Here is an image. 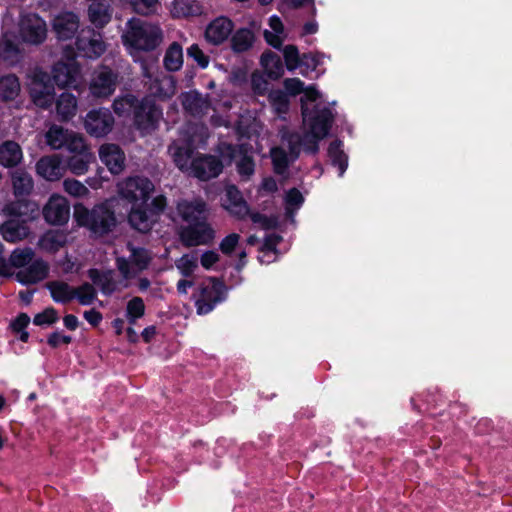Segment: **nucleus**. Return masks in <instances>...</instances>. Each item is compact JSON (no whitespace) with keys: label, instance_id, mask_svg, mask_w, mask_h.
<instances>
[{"label":"nucleus","instance_id":"58836bf2","mask_svg":"<svg viewBox=\"0 0 512 512\" xmlns=\"http://www.w3.org/2000/svg\"><path fill=\"white\" fill-rule=\"evenodd\" d=\"M20 92V83L16 76L6 75L0 78V98L14 100Z\"/></svg>","mask_w":512,"mask_h":512},{"label":"nucleus","instance_id":"bf43d9fd","mask_svg":"<svg viewBox=\"0 0 512 512\" xmlns=\"http://www.w3.org/2000/svg\"><path fill=\"white\" fill-rule=\"evenodd\" d=\"M187 54L192 57L201 68H206L208 66L209 59L198 45L194 44L190 46L187 50Z\"/></svg>","mask_w":512,"mask_h":512},{"label":"nucleus","instance_id":"7c9ffc66","mask_svg":"<svg viewBox=\"0 0 512 512\" xmlns=\"http://www.w3.org/2000/svg\"><path fill=\"white\" fill-rule=\"evenodd\" d=\"M269 27L270 29L264 31L265 40L269 45L280 48L287 36L281 19L275 15L271 16Z\"/></svg>","mask_w":512,"mask_h":512},{"label":"nucleus","instance_id":"dca6fc26","mask_svg":"<svg viewBox=\"0 0 512 512\" xmlns=\"http://www.w3.org/2000/svg\"><path fill=\"white\" fill-rule=\"evenodd\" d=\"M30 95L35 105L48 108L54 101V87L49 82L48 75L43 72L34 74L30 84Z\"/></svg>","mask_w":512,"mask_h":512},{"label":"nucleus","instance_id":"2f4dec72","mask_svg":"<svg viewBox=\"0 0 512 512\" xmlns=\"http://www.w3.org/2000/svg\"><path fill=\"white\" fill-rule=\"evenodd\" d=\"M30 211L31 214L36 213L38 211L37 206L34 203L30 202H15L0 205V214L4 216H13V217H21L26 216L27 211ZM36 215H29L27 220L35 219Z\"/></svg>","mask_w":512,"mask_h":512},{"label":"nucleus","instance_id":"4c0bfd02","mask_svg":"<svg viewBox=\"0 0 512 512\" xmlns=\"http://www.w3.org/2000/svg\"><path fill=\"white\" fill-rule=\"evenodd\" d=\"M93 160L94 155L91 151L74 154L68 160V168L75 175H83L88 171Z\"/></svg>","mask_w":512,"mask_h":512},{"label":"nucleus","instance_id":"aec40b11","mask_svg":"<svg viewBox=\"0 0 512 512\" xmlns=\"http://www.w3.org/2000/svg\"><path fill=\"white\" fill-rule=\"evenodd\" d=\"M76 46L83 56L88 58L99 57L106 50L101 35L90 29L81 31Z\"/></svg>","mask_w":512,"mask_h":512},{"label":"nucleus","instance_id":"6ab92c4d","mask_svg":"<svg viewBox=\"0 0 512 512\" xmlns=\"http://www.w3.org/2000/svg\"><path fill=\"white\" fill-rule=\"evenodd\" d=\"M233 29L234 24L229 18L219 16L208 23L205 30V39L211 45H221L228 40Z\"/></svg>","mask_w":512,"mask_h":512},{"label":"nucleus","instance_id":"0e129e2a","mask_svg":"<svg viewBox=\"0 0 512 512\" xmlns=\"http://www.w3.org/2000/svg\"><path fill=\"white\" fill-rule=\"evenodd\" d=\"M251 219L254 223L259 224L264 229L273 228L277 225V220L275 218L270 219L259 213L251 214Z\"/></svg>","mask_w":512,"mask_h":512},{"label":"nucleus","instance_id":"c85d7f7f","mask_svg":"<svg viewBox=\"0 0 512 512\" xmlns=\"http://www.w3.org/2000/svg\"><path fill=\"white\" fill-rule=\"evenodd\" d=\"M68 241V234L61 230H48L38 240V247L48 253H56Z\"/></svg>","mask_w":512,"mask_h":512},{"label":"nucleus","instance_id":"9b49d317","mask_svg":"<svg viewBox=\"0 0 512 512\" xmlns=\"http://www.w3.org/2000/svg\"><path fill=\"white\" fill-rule=\"evenodd\" d=\"M66 61H58L52 69V77L60 88L71 87L77 89L82 83L81 70L78 63L72 57L74 54L65 52Z\"/></svg>","mask_w":512,"mask_h":512},{"label":"nucleus","instance_id":"f3484780","mask_svg":"<svg viewBox=\"0 0 512 512\" xmlns=\"http://www.w3.org/2000/svg\"><path fill=\"white\" fill-rule=\"evenodd\" d=\"M114 119L108 109L90 111L84 119V127L88 134L94 137L107 135L113 127Z\"/></svg>","mask_w":512,"mask_h":512},{"label":"nucleus","instance_id":"6e6552de","mask_svg":"<svg viewBox=\"0 0 512 512\" xmlns=\"http://www.w3.org/2000/svg\"><path fill=\"white\" fill-rule=\"evenodd\" d=\"M308 132L309 129H305V134L303 137H300L297 134H284L282 136L281 145L271 149L270 154L276 173H284L288 165L299 156L301 147H303L304 150L312 153H316L318 151V146L316 151L308 149L305 146L304 142Z\"/></svg>","mask_w":512,"mask_h":512},{"label":"nucleus","instance_id":"a878e982","mask_svg":"<svg viewBox=\"0 0 512 512\" xmlns=\"http://www.w3.org/2000/svg\"><path fill=\"white\" fill-rule=\"evenodd\" d=\"M89 277L93 281L94 284L98 285L102 292L105 294H110L116 290L128 287V283L123 279L121 281H116L114 279V273L112 271L99 272L96 269H92L89 271Z\"/></svg>","mask_w":512,"mask_h":512},{"label":"nucleus","instance_id":"f257e3e1","mask_svg":"<svg viewBox=\"0 0 512 512\" xmlns=\"http://www.w3.org/2000/svg\"><path fill=\"white\" fill-rule=\"evenodd\" d=\"M154 189V184L142 176L128 177L117 183L119 197L131 205L129 222L140 232H148L152 228L167 204L163 195L155 196L148 204Z\"/></svg>","mask_w":512,"mask_h":512},{"label":"nucleus","instance_id":"774afa93","mask_svg":"<svg viewBox=\"0 0 512 512\" xmlns=\"http://www.w3.org/2000/svg\"><path fill=\"white\" fill-rule=\"evenodd\" d=\"M252 85L255 91L258 93H262L267 88V83L262 79V76L259 74L254 73L252 75Z\"/></svg>","mask_w":512,"mask_h":512},{"label":"nucleus","instance_id":"4be33fe9","mask_svg":"<svg viewBox=\"0 0 512 512\" xmlns=\"http://www.w3.org/2000/svg\"><path fill=\"white\" fill-rule=\"evenodd\" d=\"M99 158L112 174H119L125 167V155L121 148L112 143H105L99 148Z\"/></svg>","mask_w":512,"mask_h":512},{"label":"nucleus","instance_id":"423d86ee","mask_svg":"<svg viewBox=\"0 0 512 512\" xmlns=\"http://www.w3.org/2000/svg\"><path fill=\"white\" fill-rule=\"evenodd\" d=\"M114 111L119 116L134 114L135 124L143 133L154 129L161 118L160 109L148 100L141 103L131 95L118 98L113 103Z\"/></svg>","mask_w":512,"mask_h":512},{"label":"nucleus","instance_id":"e2e57ef3","mask_svg":"<svg viewBox=\"0 0 512 512\" xmlns=\"http://www.w3.org/2000/svg\"><path fill=\"white\" fill-rule=\"evenodd\" d=\"M219 261V255L215 251H205L200 257V263L203 268L211 269Z\"/></svg>","mask_w":512,"mask_h":512},{"label":"nucleus","instance_id":"09e8293b","mask_svg":"<svg viewBox=\"0 0 512 512\" xmlns=\"http://www.w3.org/2000/svg\"><path fill=\"white\" fill-rule=\"evenodd\" d=\"M269 101L274 111L279 116H282L288 112L289 100L287 95L280 90L272 91L269 94Z\"/></svg>","mask_w":512,"mask_h":512},{"label":"nucleus","instance_id":"79ce46f5","mask_svg":"<svg viewBox=\"0 0 512 512\" xmlns=\"http://www.w3.org/2000/svg\"><path fill=\"white\" fill-rule=\"evenodd\" d=\"M328 156L334 166H338L339 176L342 177L348 167V158L342 150V143L334 141L328 149Z\"/></svg>","mask_w":512,"mask_h":512},{"label":"nucleus","instance_id":"5701e85b","mask_svg":"<svg viewBox=\"0 0 512 512\" xmlns=\"http://www.w3.org/2000/svg\"><path fill=\"white\" fill-rule=\"evenodd\" d=\"M52 27L59 40H69L78 31V16L72 12L59 13L53 19Z\"/></svg>","mask_w":512,"mask_h":512},{"label":"nucleus","instance_id":"a211bd4d","mask_svg":"<svg viewBox=\"0 0 512 512\" xmlns=\"http://www.w3.org/2000/svg\"><path fill=\"white\" fill-rule=\"evenodd\" d=\"M180 238L187 247L206 245L213 240L214 231L205 220H200L182 229Z\"/></svg>","mask_w":512,"mask_h":512},{"label":"nucleus","instance_id":"bb28decb","mask_svg":"<svg viewBox=\"0 0 512 512\" xmlns=\"http://www.w3.org/2000/svg\"><path fill=\"white\" fill-rule=\"evenodd\" d=\"M177 210L182 219L189 225L206 219V204L200 200L193 202L181 201L177 205Z\"/></svg>","mask_w":512,"mask_h":512},{"label":"nucleus","instance_id":"680f3d73","mask_svg":"<svg viewBox=\"0 0 512 512\" xmlns=\"http://www.w3.org/2000/svg\"><path fill=\"white\" fill-rule=\"evenodd\" d=\"M71 341V336L64 335L61 332L52 333L47 340L48 344L53 348L59 347L61 345H68L71 343Z\"/></svg>","mask_w":512,"mask_h":512},{"label":"nucleus","instance_id":"a18cd8bd","mask_svg":"<svg viewBox=\"0 0 512 512\" xmlns=\"http://www.w3.org/2000/svg\"><path fill=\"white\" fill-rule=\"evenodd\" d=\"M175 267L183 277L190 278L198 269V258L191 254H184L175 261Z\"/></svg>","mask_w":512,"mask_h":512},{"label":"nucleus","instance_id":"603ef678","mask_svg":"<svg viewBox=\"0 0 512 512\" xmlns=\"http://www.w3.org/2000/svg\"><path fill=\"white\" fill-rule=\"evenodd\" d=\"M323 56L318 54H304L300 60L301 74L307 76L310 72L323 63Z\"/></svg>","mask_w":512,"mask_h":512},{"label":"nucleus","instance_id":"0eeeda50","mask_svg":"<svg viewBox=\"0 0 512 512\" xmlns=\"http://www.w3.org/2000/svg\"><path fill=\"white\" fill-rule=\"evenodd\" d=\"M112 201L95 206L88 210L84 205L74 207V219L79 226L88 228L94 234H103L115 225L114 213L110 210Z\"/></svg>","mask_w":512,"mask_h":512},{"label":"nucleus","instance_id":"c9c22d12","mask_svg":"<svg viewBox=\"0 0 512 512\" xmlns=\"http://www.w3.org/2000/svg\"><path fill=\"white\" fill-rule=\"evenodd\" d=\"M254 41V33L250 29L241 28L232 35L231 47L235 52H244L253 46Z\"/></svg>","mask_w":512,"mask_h":512},{"label":"nucleus","instance_id":"a19ab883","mask_svg":"<svg viewBox=\"0 0 512 512\" xmlns=\"http://www.w3.org/2000/svg\"><path fill=\"white\" fill-rule=\"evenodd\" d=\"M12 184L16 196L27 195L33 189L32 177L22 170H17L12 174Z\"/></svg>","mask_w":512,"mask_h":512},{"label":"nucleus","instance_id":"cd10ccee","mask_svg":"<svg viewBox=\"0 0 512 512\" xmlns=\"http://www.w3.org/2000/svg\"><path fill=\"white\" fill-rule=\"evenodd\" d=\"M0 234L5 241L15 243L26 239L30 234V229L26 221L20 222L11 219L0 225Z\"/></svg>","mask_w":512,"mask_h":512},{"label":"nucleus","instance_id":"3c124183","mask_svg":"<svg viewBox=\"0 0 512 512\" xmlns=\"http://www.w3.org/2000/svg\"><path fill=\"white\" fill-rule=\"evenodd\" d=\"M304 202V197L296 188L290 189L285 196V209L289 216L298 210Z\"/></svg>","mask_w":512,"mask_h":512},{"label":"nucleus","instance_id":"f8f14e48","mask_svg":"<svg viewBox=\"0 0 512 512\" xmlns=\"http://www.w3.org/2000/svg\"><path fill=\"white\" fill-rule=\"evenodd\" d=\"M224 297V285L214 278H208L201 284L199 293L196 296L197 313L202 315L211 312L215 305L221 302Z\"/></svg>","mask_w":512,"mask_h":512},{"label":"nucleus","instance_id":"c03bdc74","mask_svg":"<svg viewBox=\"0 0 512 512\" xmlns=\"http://www.w3.org/2000/svg\"><path fill=\"white\" fill-rule=\"evenodd\" d=\"M51 296L56 302H69L75 298V289L64 282H52L48 285Z\"/></svg>","mask_w":512,"mask_h":512},{"label":"nucleus","instance_id":"5fc2aeb1","mask_svg":"<svg viewBox=\"0 0 512 512\" xmlns=\"http://www.w3.org/2000/svg\"><path fill=\"white\" fill-rule=\"evenodd\" d=\"M283 56L286 67L289 71H294L300 66V56L297 47L288 45L283 49Z\"/></svg>","mask_w":512,"mask_h":512},{"label":"nucleus","instance_id":"39448f33","mask_svg":"<svg viewBox=\"0 0 512 512\" xmlns=\"http://www.w3.org/2000/svg\"><path fill=\"white\" fill-rule=\"evenodd\" d=\"M122 41L129 54L135 58L140 51L155 49L162 42V31L155 24L133 18L126 24Z\"/></svg>","mask_w":512,"mask_h":512},{"label":"nucleus","instance_id":"412c9836","mask_svg":"<svg viewBox=\"0 0 512 512\" xmlns=\"http://www.w3.org/2000/svg\"><path fill=\"white\" fill-rule=\"evenodd\" d=\"M66 171L62 158L59 155L44 156L36 163L37 174L47 181L60 180Z\"/></svg>","mask_w":512,"mask_h":512},{"label":"nucleus","instance_id":"ddd939ff","mask_svg":"<svg viewBox=\"0 0 512 512\" xmlns=\"http://www.w3.org/2000/svg\"><path fill=\"white\" fill-rule=\"evenodd\" d=\"M248 153L245 143H241L238 149L228 144H222L220 147V155L225 161V165H229L235 160L239 175L245 179L250 178L254 173V162Z\"/></svg>","mask_w":512,"mask_h":512},{"label":"nucleus","instance_id":"4468645a","mask_svg":"<svg viewBox=\"0 0 512 512\" xmlns=\"http://www.w3.org/2000/svg\"><path fill=\"white\" fill-rule=\"evenodd\" d=\"M117 85V74L108 67L97 68L89 81V91L93 97L107 98L111 96Z\"/></svg>","mask_w":512,"mask_h":512},{"label":"nucleus","instance_id":"ea45409f","mask_svg":"<svg viewBox=\"0 0 512 512\" xmlns=\"http://www.w3.org/2000/svg\"><path fill=\"white\" fill-rule=\"evenodd\" d=\"M70 131L58 125H52L45 134L47 144L54 150L65 147Z\"/></svg>","mask_w":512,"mask_h":512},{"label":"nucleus","instance_id":"72a5a7b5","mask_svg":"<svg viewBox=\"0 0 512 512\" xmlns=\"http://www.w3.org/2000/svg\"><path fill=\"white\" fill-rule=\"evenodd\" d=\"M89 20L96 27L105 26L111 19L109 5L102 2H93L88 9Z\"/></svg>","mask_w":512,"mask_h":512},{"label":"nucleus","instance_id":"393cba45","mask_svg":"<svg viewBox=\"0 0 512 512\" xmlns=\"http://www.w3.org/2000/svg\"><path fill=\"white\" fill-rule=\"evenodd\" d=\"M48 273V265L41 259H33L23 270H18L16 278L23 284L43 280Z\"/></svg>","mask_w":512,"mask_h":512},{"label":"nucleus","instance_id":"b1692460","mask_svg":"<svg viewBox=\"0 0 512 512\" xmlns=\"http://www.w3.org/2000/svg\"><path fill=\"white\" fill-rule=\"evenodd\" d=\"M222 206L229 213L239 218L249 214L247 203L242 198L240 191L233 185L226 188L225 195L222 198Z\"/></svg>","mask_w":512,"mask_h":512},{"label":"nucleus","instance_id":"13d9d810","mask_svg":"<svg viewBox=\"0 0 512 512\" xmlns=\"http://www.w3.org/2000/svg\"><path fill=\"white\" fill-rule=\"evenodd\" d=\"M58 320V314L55 309L47 308L34 317V324L38 326L51 325Z\"/></svg>","mask_w":512,"mask_h":512},{"label":"nucleus","instance_id":"7ed1b4c3","mask_svg":"<svg viewBox=\"0 0 512 512\" xmlns=\"http://www.w3.org/2000/svg\"><path fill=\"white\" fill-rule=\"evenodd\" d=\"M2 31L6 55L19 54V44H41L47 36L46 22L35 13L21 12L18 21L12 11H7L2 20Z\"/></svg>","mask_w":512,"mask_h":512},{"label":"nucleus","instance_id":"338daca9","mask_svg":"<svg viewBox=\"0 0 512 512\" xmlns=\"http://www.w3.org/2000/svg\"><path fill=\"white\" fill-rule=\"evenodd\" d=\"M30 318L26 314L19 315L12 323V328L16 332H21L29 324Z\"/></svg>","mask_w":512,"mask_h":512},{"label":"nucleus","instance_id":"2eb2a0df","mask_svg":"<svg viewBox=\"0 0 512 512\" xmlns=\"http://www.w3.org/2000/svg\"><path fill=\"white\" fill-rule=\"evenodd\" d=\"M42 213L50 225H64L70 218V204L64 196L53 194L43 207Z\"/></svg>","mask_w":512,"mask_h":512},{"label":"nucleus","instance_id":"052dcab7","mask_svg":"<svg viewBox=\"0 0 512 512\" xmlns=\"http://www.w3.org/2000/svg\"><path fill=\"white\" fill-rule=\"evenodd\" d=\"M239 235L232 233L226 236L220 243V249L224 254H230L239 242Z\"/></svg>","mask_w":512,"mask_h":512},{"label":"nucleus","instance_id":"69168bd1","mask_svg":"<svg viewBox=\"0 0 512 512\" xmlns=\"http://www.w3.org/2000/svg\"><path fill=\"white\" fill-rule=\"evenodd\" d=\"M84 318L92 326H97L102 320V315L100 312L91 309L84 312Z\"/></svg>","mask_w":512,"mask_h":512},{"label":"nucleus","instance_id":"6e6d98bb","mask_svg":"<svg viewBox=\"0 0 512 512\" xmlns=\"http://www.w3.org/2000/svg\"><path fill=\"white\" fill-rule=\"evenodd\" d=\"M65 192L73 197H84L88 195V188L80 181L75 179H66L63 182Z\"/></svg>","mask_w":512,"mask_h":512},{"label":"nucleus","instance_id":"864d4df0","mask_svg":"<svg viewBox=\"0 0 512 512\" xmlns=\"http://www.w3.org/2000/svg\"><path fill=\"white\" fill-rule=\"evenodd\" d=\"M65 147L73 154H80L90 151L85 144L84 138L73 131H70Z\"/></svg>","mask_w":512,"mask_h":512},{"label":"nucleus","instance_id":"4d7b16f0","mask_svg":"<svg viewBox=\"0 0 512 512\" xmlns=\"http://www.w3.org/2000/svg\"><path fill=\"white\" fill-rule=\"evenodd\" d=\"M96 297V291L90 284H84L75 289V298L81 305H90Z\"/></svg>","mask_w":512,"mask_h":512},{"label":"nucleus","instance_id":"f03ea898","mask_svg":"<svg viewBox=\"0 0 512 512\" xmlns=\"http://www.w3.org/2000/svg\"><path fill=\"white\" fill-rule=\"evenodd\" d=\"M284 87L292 96L303 93L300 99L303 126L309 129L304 143L308 149L316 151L317 143L328 135L334 115L326 106L323 95L314 86L305 88L300 79L288 78L284 81Z\"/></svg>","mask_w":512,"mask_h":512},{"label":"nucleus","instance_id":"37998d69","mask_svg":"<svg viewBox=\"0 0 512 512\" xmlns=\"http://www.w3.org/2000/svg\"><path fill=\"white\" fill-rule=\"evenodd\" d=\"M164 65L170 71H177L182 67L183 51L178 43L174 42L168 47L164 57Z\"/></svg>","mask_w":512,"mask_h":512},{"label":"nucleus","instance_id":"9d476101","mask_svg":"<svg viewBox=\"0 0 512 512\" xmlns=\"http://www.w3.org/2000/svg\"><path fill=\"white\" fill-rule=\"evenodd\" d=\"M142 74L145 84L148 85L152 95L161 98H168L175 93V81L172 76L160 74L156 60L144 61L141 63Z\"/></svg>","mask_w":512,"mask_h":512},{"label":"nucleus","instance_id":"f704fd0d","mask_svg":"<svg viewBox=\"0 0 512 512\" xmlns=\"http://www.w3.org/2000/svg\"><path fill=\"white\" fill-rule=\"evenodd\" d=\"M57 114L62 120L72 118L77 111V99L68 92L62 93L56 102Z\"/></svg>","mask_w":512,"mask_h":512},{"label":"nucleus","instance_id":"e433bc0d","mask_svg":"<svg viewBox=\"0 0 512 512\" xmlns=\"http://www.w3.org/2000/svg\"><path fill=\"white\" fill-rule=\"evenodd\" d=\"M201 12L200 4L195 0H175L172 3L171 14L174 17L195 16Z\"/></svg>","mask_w":512,"mask_h":512},{"label":"nucleus","instance_id":"49530a36","mask_svg":"<svg viewBox=\"0 0 512 512\" xmlns=\"http://www.w3.org/2000/svg\"><path fill=\"white\" fill-rule=\"evenodd\" d=\"M281 237L276 234H271L266 237L263 248L258 256L261 263L269 264L276 259L275 246L279 243Z\"/></svg>","mask_w":512,"mask_h":512},{"label":"nucleus","instance_id":"20e7f679","mask_svg":"<svg viewBox=\"0 0 512 512\" xmlns=\"http://www.w3.org/2000/svg\"><path fill=\"white\" fill-rule=\"evenodd\" d=\"M195 141L194 134L185 135L169 146L168 151L174 163L182 172L200 180L217 177L222 172L225 161L212 155H201L192 159V144Z\"/></svg>","mask_w":512,"mask_h":512},{"label":"nucleus","instance_id":"c756f323","mask_svg":"<svg viewBox=\"0 0 512 512\" xmlns=\"http://www.w3.org/2000/svg\"><path fill=\"white\" fill-rule=\"evenodd\" d=\"M22 159V148L17 142L7 140L0 145V165L3 167H15Z\"/></svg>","mask_w":512,"mask_h":512},{"label":"nucleus","instance_id":"1a4fd4ad","mask_svg":"<svg viewBox=\"0 0 512 512\" xmlns=\"http://www.w3.org/2000/svg\"><path fill=\"white\" fill-rule=\"evenodd\" d=\"M127 255L116 257V266L124 281L128 284L135 279L142 271L147 269L151 256L149 252L131 244L126 247Z\"/></svg>","mask_w":512,"mask_h":512},{"label":"nucleus","instance_id":"8fccbe9b","mask_svg":"<svg viewBox=\"0 0 512 512\" xmlns=\"http://www.w3.org/2000/svg\"><path fill=\"white\" fill-rule=\"evenodd\" d=\"M144 312L145 305L140 297H134L128 302L126 315L130 324H134L144 315Z\"/></svg>","mask_w":512,"mask_h":512},{"label":"nucleus","instance_id":"de8ad7c7","mask_svg":"<svg viewBox=\"0 0 512 512\" xmlns=\"http://www.w3.org/2000/svg\"><path fill=\"white\" fill-rule=\"evenodd\" d=\"M34 259V252L30 248L15 249L9 258L12 267L23 270Z\"/></svg>","mask_w":512,"mask_h":512},{"label":"nucleus","instance_id":"473e14b6","mask_svg":"<svg viewBox=\"0 0 512 512\" xmlns=\"http://www.w3.org/2000/svg\"><path fill=\"white\" fill-rule=\"evenodd\" d=\"M261 65L266 75L271 79H278L284 73L280 57L271 51L262 54Z\"/></svg>","mask_w":512,"mask_h":512}]
</instances>
